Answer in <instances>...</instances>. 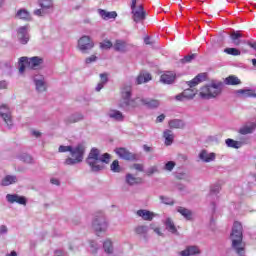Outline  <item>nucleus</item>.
I'll return each mask as SVG.
<instances>
[{"label": "nucleus", "instance_id": "nucleus-25", "mask_svg": "<svg viewBox=\"0 0 256 256\" xmlns=\"http://www.w3.org/2000/svg\"><path fill=\"white\" fill-rule=\"evenodd\" d=\"M201 253V250H199V247L197 246H188L185 250L180 252L181 256H192V255H199Z\"/></svg>", "mask_w": 256, "mask_h": 256}, {"label": "nucleus", "instance_id": "nucleus-7", "mask_svg": "<svg viewBox=\"0 0 256 256\" xmlns=\"http://www.w3.org/2000/svg\"><path fill=\"white\" fill-rule=\"evenodd\" d=\"M92 229L95 231L96 235H101V233H106L109 229V222L105 217V214L98 213L94 216L92 221Z\"/></svg>", "mask_w": 256, "mask_h": 256}, {"label": "nucleus", "instance_id": "nucleus-64", "mask_svg": "<svg viewBox=\"0 0 256 256\" xmlns=\"http://www.w3.org/2000/svg\"><path fill=\"white\" fill-rule=\"evenodd\" d=\"M65 253L62 250H56L55 251V256H63Z\"/></svg>", "mask_w": 256, "mask_h": 256}, {"label": "nucleus", "instance_id": "nucleus-10", "mask_svg": "<svg viewBox=\"0 0 256 256\" xmlns=\"http://www.w3.org/2000/svg\"><path fill=\"white\" fill-rule=\"evenodd\" d=\"M197 95V90L192 88L185 89L181 94L175 96L176 101H189Z\"/></svg>", "mask_w": 256, "mask_h": 256}, {"label": "nucleus", "instance_id": "nucleus-16", "mask_svg": "<svg viewBox=\"0 0 256 256\" xmlns=\"http://www.w3.org/2000/svg\"><path fill=\"white\" fill-rule=\"evenodd\" d=\"M115 153L120 159H124L125 161H133L135 159V156L125 148H117Z\"/></svg>", "mask_w": 256, "mask_h": 256}, {"label": "nucleus", "instance_id": "nucleus-47", "mask_svg": "<svg viewBox=\"0 0 256 256\" xmlns=\"http://www.w3.org/2000/svg\"><path fill=\"white\" fill-rule=\"evenodd\" d=\"M19 159L24 163H33V158L29 154H22L19 156Z\"/></svg>", "mask_w": 256, "mask_h": 256}, {"label": "nucleus", "instance_id": "nucleus-2", "mask_svg": "<svg viewBox=\"0 0 256 256\" xmlns=\"http://www.w3.org/2000/svg\"><path fill=\"white\" fill-rule=\"evenodd\" d=\"M230 239L232 240V248L234 251H236L237 255L245 256V244H243V226L240 222H234Z\"/></svg>", "mask_w": 256, "mask_h": 256}, {"label": "nucleus", "instance_id": "nucleus-54", "mask_svg": "<svg viewBox=\"0 0 256 256\" xmlns=\"http://www.w3.org/2000/svg\"><path fill=\"white\" fill-rule=\"evenodd\" d=\"M107 81H109L107 74H105V73L100 74V83H104V85H105V83H107Z\"/></svg>", "mask_w": 256, "mask_h": 256}, {"label": "nucleus", "instance_id": "nucleus-28", "mask_svg": "<svg viewBox=\"0 0 256 256\" xmlns=\"http://www.w3.org/2000/svg\"><path fill=\"white\" fill-rule=\"evenodd\" d=\"M151 79V74L147 72H141L136 78V85H143V83H149Z\"/></svg>", "mask_w": 256, "mask_h": 256}, {"label": "nucleus", "instance_id": "nucleus-61", "mask_svg": "<svg viewBox=\"0 0 256 256\" xmlns=\"http://www.w3.org/2000/svg\"><path fill=\"white\" fill-rule=\"evenodd\" d=\"M105 87V84L103 82H99L96 86V91H101Z\"/></svg>", "mask_w": 256, "mask_h": 256}, {"label": "nucleus", "instance_id": "nucleus-20", "mask_svg": "<svg viewBox=\"0 0 256 256\" xmlns=\"http://www.w3.org/2000/svg\"><path fill=\"white\" fill-rule=\"evenodd\" d=\"M136 215L138 217H141L144 221H153V219H155V217H157V214L149 211V210H145V209H140L136 212Z\"/></svg>", "mask_w": 256, "mask_h": 256}, {"label": "nucleus", "instance_id": "nucleus-41", "mask_svg": "<svg viewBox=\"0 0 256 256\" xmlns=\"http://www.w3.org/2000/svg\"><path fill=\"white\" fill-rule=\"evenodd\" d=\"M135 233L137 235H147L149 233V227L145 225H140L135 228Z\"/></svg>", "mask_w": 256, "mask_h": 256}, {"label": "nucleus", "instance_id": "nucleus-43", "mask_svg": "<svg viewBox=\"0 0 256 256\" xmlns=\"http://www.w3.org/2000/svg\"><path fill=\"white\" fill-rule=\"evenodd\" d=\"M39 5L42 9H51L53 7V0H39Z\"/></svg>", "mask_w": 256, "mask_h": 256}, {"label": "nucleus", "instance_id": "nucleus-26", "mask_svg": "<svg viewBox=\"0 0 256 256\" xmlns=\"http://www.w3.org/2000/svg\"><path fill=\"white\" fill-rule=\"evenodd\" d=\"M161 83H164L165 85H171L175 81V73L173 72H166L161 75L160 77Z\"/></svg>", "mask_w": 256, "mask_h": 256}, {"label": "nucleus", "instance_id": "nucleus-15", "mask_svg": "<svg viewBox=\"0 0 256 256\" xmlns=\"http://www.w3.org/2000/svg\"><path fill=\"white\" fill-rule=\"evenodd\" d=\"M6 200L8 203H18V205H27V199L17 194H7Z\"/></svg>", "mask_w": 256, "mask_h": 256}, {"label": "nucleus", "instance_id": "nucleus-58", "mask_svg": "<svg viewBox=\"0 0 256 256\" xmlns=\"http://www.w3.org/2000/svg\"><path fill=\"white\" fill-rule=\"evenodd\" d=\"M5 233H7V226H0V235H5Z\"/></svg>", "mask_w": 256, "mask_h": 256}, {"label": "nucleus", "instance_id": "nucleus-50", "mask_svg": "<svg viewBox=\"0 0 256 256\" xmlns=\"http://www.w3.org/2000/svg\"><path fill=\"white\" fill-rule=\"evenodd\" d=\"M72 147L73 146H63V145H61L58 148V153H67V152L71 153Z\"/></svg>", "mask_w": 256, "mask_h": 256}, {"label": "nucleus", "instance_id": "nucleus-8", "mask_svg": "<svg viewBox=\"0 0 256 256\" xmlns=\"http://www.w3.org/2000/svg\"><path fill=\"white\" fill-rule=\"evenodd\" d=\"M93 47H95V42L89 36H82L78 40V49L81 53H89Z\"/></svg>", "mask_w": 256, "mask_h": 256}, {"label": "nucleus", "instance_id": "nucleus-14", "mask_svg": "<svg viewBox=\"0 0 256 256\" xmlns=\"http://www.w3.org/2000/svg\"><path fill=\"white\" fill-rule=\"evenodd\" d=\"M133 20L135 23H140L145 19V10H143V5H139L137 8L132 9Z\"/></svg>", "mask_w": 256, "mask_h": 256}, {"label": "nucleus", "instance_id": "nucleus-32", "mask_svg": "<svg viewBox=\"0 0 256 256\" xmlns=\"http://www.w3.org/2000/svg\"><path fill=\"white\" fill-rule=\"evenodd\" d=\"M221 191V185L220 184H214L210 188V193L207 196L208 201H211L213 197H217L219 195V192Z\"/></svg>", "mask_w": 256, "mask_h": 256}, {"label": "nucleus", "instance_id": "nucleus-12", "mask_svg": "<svg viewBox=\"0 0 256 256\" xmlns=\"http://www.w3.org/2000/svg\"><path fill=\"white\" fill-rule=\"evenodd\" d=\"M17 37L22 45H27V43H29V32L27 26H22L18 28Z\"/></svg>", "mask_w": 256, "mask_h": 256}, {"label": "nucleus", "instance_id": "nucleus-33", "mask_svg": "<svg viewBox=\"0 0 256 256\" xmlns=\"http://www.w3.org/2000/svg\"><path fill=\"white\" fill-rule=\"evenodd\" d=\"M225 143L227 147H230L231 149H241V147H243V142L236 141L231 138L226 139Z\"/></svg>", "mask_w": 256, "mask_h": 256}, {"label": "nucleus", "instance_id": "nucleus-49", "mask_svg": "<svg viewBox=\"0 0 256 256\" xmlns=\"http://www.w3.org/2000/svg\"><path fill=\"white\" fill-rule=\"evenodd\" d=\"M173 169H175V162L174 161H168L164 166L165 171H173Z\"/></svg>", "mask_w": 256, "mask_h": 256}, {"label": "nucleus", "instance_id": "nucleus-22", "mask_svg": "<svg viewBox=\"0 0 256 256\" xmlns=\"http://www.w3.org/2000/svg\"><path fill=\"white\" fill-rule=\"evenodd\" d=\"M129 47H131V45L124 40H116L113 45L115 51H118L119 53H127V51H129Z\"/></svg>", "mask_w": 256, "mask_h": 256}, {"label": "nucleus", "instance_id": "nucleus-11", "mask_svg": "<svg viewBox=\"0 0 256 256\" xmlns=\"http://www.w3.org/2000/svg\"><path fill=\"white\" fill-rule=\"evenodd\" d=\"M34 83L36 91H38V93H43L44 91H47V82H45V77L43 75L34 76Z\"/></svg>", "mask_w": 256, "mask_h": 256}, {"label": "nucleus", "instance_id": "nucleus-56", "mask_svg": "<svg viewBox=\"0 0 256 256\" xmlns=\"http://www.w3.org/2000/svg\"><path fill=\"white\" fill-rule=\"evenodd\" d=\"M154 233H156V235L159 237H163V232H161V228L159 226L154 229Z\"/></svg>", "mask_w": 256, "mask_h": 256}, {"label": "nucleus", "instance_id": "nucleus-59", "mask_svg": "<svg viewBox=\"0 0 256 256\" xmlns=\"http://www.w3.org/2000/svg\"><path fill=\"white\" fill-rule=\"evenodd\" d=\"M50 183H52V185H57V186L61 185V183L59 182V179L57 178H52L50 180Z\"/></svg>", "mask_w": 256, "mask_h": 256}, {"label": "nucleus", "instance_id": "nucleus-6", "mask_svg": "<svg viewBox=\"0 0 256 256\" xmlns=\"http://www.w3.org/2000/svg\"><path fill=\"white\" fill-rule=\"evenodd\" d=\"M25 65H27L30 69H37L40 65H43V58L39 56L34 57H21L19 59V73L23 75L25 73Z\"/></svg>", "mask_w": 256, "mask_h": 256}, {"label": "nucleus", "instance_id": "nucleus-38", "mask_svg": "<svg viewBox=\"0 0 256 256\" xmlns=\"http://www.w3.org/2000/svg\"><path fill=\"white\" fill-rule=\"evenodd\" d=\"M103 249L105 251V253H107L108 255H111L113 253V241H111V239H106L103 243Z\"/></svg>", "mask_w": 256, "mask_h": 256}, {"label": "nucleus", "instance_id": "nucleus-45", "mask_svg": "<svg viewBox=\"0 0 256 256\" xmlns=\"http://www.w3.org/2000/svg\"><path fill=\"white\" fill-rule=\"evenodd\" d=\"M160 200L164 205H175V201L173 198H169L167 196H160Z\"/></svg>", "mask_w": 256, "mask_h": 256}, {"label": "nucleus", "instance_id": "nucleus-19", "mask_svg": "<svg viewBox=\"0 0 256 256\" xmlns=\"http://www.w3.org/2000/svg\"><path fill=\"white\" fill-rule=\"evenodd\" d=\"M255 129H256V123L248 122L239 128L238 133H240V135H251V133H253Z\"/></svg>", "mask_w": 256, "mask_h": 256}, {"label": "nucleus", "instance_id": "nucleus-23", "mask_svg": "<svg viewBox=\"0 0 256 256\" xmlns=\"http://www.w3.org/2000/svg\"><path fill=\"white\" fill-rule=\"evenodd\" d=\"M205 79H207V75L205 73H200L194 79H192L186 83L190 89H193V87H197V85H199V83H203V81H205Z\"/></svg>", "mask_w": 256, "mask_h": 256}, {"label": "nucleus", "instance_id": "nucleus-40", "mask_svg": "<svg viewBox=\"0 0 256 256\" xmlns=\"http://www.w3.org/2000/svg\"><path fill=\"white\" fill-rule=\"evenodd\" d=\"M226 85H241V80L237 76H229L225 79Z\"/></svg>", "mask_w": 256, "mask_h": 256}, {"label": "nucleus", "instance_id": "nucleus-18", "mask_svg": "<svg viewBox=\"0 0 256 256\" xmlns=\"http://www.w3.org/2000/svg\"><path fill=\"white\" fill-rule=\"evenodd\" d=\"M199 159L204 163H211V161H215L217 159V154L214 152H208L207 150H202L199 153Z\"/></svg>", "mask_w": 256, "mask_h": 256}, {"label": "nucleus", "instance_id": "nucleus-36", "mask_svg": "<svg viewBox=\"0 0 256 256\" xmlns=\"http://www.w3.org/2000/svg\"><path fill=\"white\" fill-rule=\"evenodd\" d=\"M177 211L178 213H180V215H183L187 221H191V219H193V213L191 212V210L179 206L177 208Z\"/></svg>", "mask_w": 256, "mask_h": 256}, {"label": "nucleus", "instance_id": "nucleus-29", "mask_svg": "<svg viewBox=\"0 0 256 256\" xmlns=\"http://www.w3.org/2000/svg\"><path fill=\"white\" fill-rule=\"evenodd\" d=\"M170 129H184L185 122L181 119H173L168 122Z\"/></svg>", "mask_w": 256, "mask_h": 256}, {"label": "nucleus", "instance_id": "nucleus-60", "mask_svg": "<svg viewBox=\"0 0 256 256\" xmlns=\"http://www.w3.org/2000/svg\"><path fill=\"white\" fill-rule=\"evenodd\" d=\"M157 123H163V121H165V116L164 114H161L157 117L156 119Z\"/></svg>", "mask_w": 256, "mask_h": 256}, {"label": "nucleus", "instance_id": "nucleus-39", "mask_svg": "<svg viewBox=\"0 0 256 256\" xmlns=\"http://www.w3.org/2000/svg\"><path fill=\"white\" fill-rule=\"evenodd\" d=\"M66 121L68 123H79V121H83V114L81 113H75V114H72L70 115Z\"/></svg>", "mask_w": 256, "mask_h": 256}, {"label": "nucleus", "instance_id": "nucleus-34", "mask_svg": "<svg viewBox=\"0 0 256 256\" xmlns=\"http://www.w3.org/2000/svg\"><path fill=\"white\" fill-rule=\"evenodd\" d=\"M163 137L165 139V145L169 146L173 144V141L175 139V135L173 134V131L171 130L164 131Z\"/></svg>", "mask_w": 256, "mask_h": 256}, {"label": "nucleus", "instance_id": "nucleus-42", "mask_svg": "<svg viewBox=\"0 0 256 256\" xmlns=\"http://www.w3.org/2000/svg\"><path fill=\"white\" fill-rule=\"evenodd\" d=\"M224 53H226L227 55H232L233 57H238L239 55H241V50L237 48H225Z\"/></svg>", "mask_w": 256, "mask_h": 256}, {"label": "nucleus", "instance_id": "nucleus-3", "mask_svg": "<svg viewBox=\"0 0 256 256\" xmlns=\"http://www.w3.org/2000/svg\"><path fill=\"white\" fill-rule=\"evenodd\" d=\"M223 92V83L221 82H212L206 86L200 88L199 95L201 99H217L219 95Z\"/></svg>", "mask_w": 256, "mask_h": 256}, {"label": "nucleus", "instance_id": "nucleus-17", "mask_svg": "<svg viewBox=\"0 0 256 256\" xmlns=\"http://www.w3.org/2000/svg\"><path fill=\"white\" fill-rule=\"evenodd\" d=\"M107 117H109V119H112V121H125V115H123V112L116 109H110L107 112Z\"/></svg>", "mask_w": 256, "mask_h": 256}, {"label": "nucleus", "instance_id": "nucleus-63", "mask_svg": "<svg viewBox=\"0 0 256 256\" xmlns=\"http://www.w3.org/2000/svg\"><path fill=\"white\" fill-rule=\"evenodd\" d=\"M0 89H7V81L0 82Z\"/></svg>", "mask_w": 256, "mask_h": 256}, {"label": "nucleus", "instance_id": "nucleus-31", "mask_svg": "<svg viewBox=\"0 0 256 256\" xmlns=\"http://www.w3.org/2000/svg\"><path fill=\"white\" fill-rule=\"evenodd\" d=\"M241 37H243V34H241V32L239 31H233L230 34V39L233 45H235L236 47H239V45H241Z\"/></svg>", "mask_w": 256, "mask_h": 256}, {"label": "nucleus", "instance_id": "nucleus-1", "mask_svg": "<svg viewBox=\"0 0 256 256\" xmlns=\"http://www.w3.org/2000/svg\"><path fill=\"white\" fill-rule=\"evenodd\" d=\"M109 161H111V155H109V153L101 155L97 148H92L86 159V163L93 173L103 171V169H105L104 163L108 164Z\"/></svg>", "mask_w": 256, "mask_h": 256}, {"label": "nucleus", "instance_id": "nucleus-30", "mask_svg": "<svg viewBox=\"0 0 256 256\" xmlns=\"http://www.w3.org/2000/svg\"><path fill=\"white\" fill-rule=\"evenodd\" d=\"M98 13L105 21H109V19H115L117 17V12L115 11L107 12L106 10L99 9Z\"/></svg>", "mask_w": 256, "mask_h": 256}, {"label": "nucleus", "instance_id": "nucleus-51", "mask_svg": "<svg viewBox=\"0 0 256 256\" xmlns=\"http://www.w3.org/2000/svg\"><path fill=\"white\" fill-rule=\"evenodd\" d=\"M90 249H91V253H94V254L97 253V250L99 249V245L97 244V242L91 241Z\"/></svg>", "mask_w": 256, "mask_h": 256}, {"label": "nucleus", "instance_id": "nucleus-52", "mask_svg": "<svg viewBox=\"0 0 256 256\" xmlns=\"http://www.w3.org/2000/svg\"><path fill=\"white\" fill-rule=\"evenodd\" d=\"M97 61V56L91 55L85 59L86 65H91V63H95Z\"/></svg>", "mask_w": 256, "mask_h": 256}, {"label": "nucleus", "instance_id": "nucleus-44", "mask_svg": "<svg viewBox=\"0 0 256 256\" xmlns=\"http://www.w3.org/2000/svg\"><path fill=\"white\" fill-rule=\"evenodd\" d=\"M110 169L111 171H113V173H121V166L119 165V160H114L110 165Z\"/></svg>", "mask_w": 256, "mask_h": 256}, {"label": "nucleus", "instance_id": "nucleus-37", "mask_svg": "<svg viewBox=\"0 0 256 256\" xmlns=\"http://www.w3.org/2000/svg\"><path fill=\"white\" fill-rule=\"evenodd\" d=\"M126 183L128 185H138V183H141V178L133 176V174H126Z\"/></svg>", "mask_w": 256, "mask_h": 256}, {"label": "nucleus", "instance_id": "nucleus-13", "mask_svg": "<svg viewBox=\"0 0 256 256\" xmlns=\"http://www.w3.org/2000/svg\"><path fill=\"white\" fill-rule=\"evenodd\" d=\"M141 105H146L149 109H155L159 107L160 102L159 100L150 99V98H139L138 100V107H141Z\"/></svg>", "mask_w": 256, "mask_h": 256}, {"label": "nucleus", "instance_id": "nucleus-46", "mask_svg": "<svg viewBox=\"0 0 256 256\" xmlns=\"http://www.w3.org/2000/svg\"><path fill=\"white\" fill-rule=\"evenodd\" d=\"M33 14L36 17H45V15L47 14V10L46 8L41 7L40 9L34 10Z\"/></svg>", "mask_w": 256, "mask_h": 256}, {"label": "nucleus", "instance_id": "nucleus-57", "mask_svg": "<svg viewBox=\"0 0 256 256\" xmlns=\"http://www.w3.org/2000/svg\"><path fill=\"white\" fill-rule=\"evenodd\" d=\"M133 167L136 169V171H143V164H134Z\"/></svg>", "mask_w": 256, "mask_h": 256}, {"label": "nucleus", "instance_id": "nucleus-53", "mask_svg": "<svg viewBox=\"0 0 256 256\" xmlns=\"http://www.w3.org/2000/svg\"><path fill=\"white\" fill-rule=\"evenodd\" d=\"M195 59V54H191L188 56H185L182 60L181 63H191V60Z\"/></svg>", "mask_w": 256, "mask_h": 256}, {"label": "nucleus", "instance_id": "nucleus-9", "mask_svg": "<svg viewBox=\"0 0 256 256\" xmlns=\"http://www.w3.org/2000/svg\"><path fill=\"white\" fill-rule=\"evenodd\" d=\"M0 117L3 119L6 127L13 128V116L11 115V109L7 105L0 106Z\"/></svg>", "mask_w": 256, "mask_h": 256}, {"label": "nucleus", "instance_id": "nucleus-5", "mask_svg": "<svg viewBox=\"0 0 256 256\" xmlns=\"http://www.w3.org/2000/svg\"><path fill=\"white\" fill-rule=\"evenodd\" d=\"M70 155L71 157H68L65 160V165H77L79 163H82L85 157V145L77 144L74 147L72 146V148L70 149Z\"/></svg>", "mask_w": 256, "mask_h": 256}, {"label": "nucleus", "instance_id": "nucleus-4", "mask_svg": "<svg viewBox=\"0 0 256 256\" xmlns=\"http://www.w3.org/2000/svg\"><path fill=\"white\" fill-rule=\"evenodd\" d=\"M133 91V88L131 85H124L122 87V99L123 101L120 103V107L122 109H125L126 111H129V109H135L136 107H139V97L135 99H131V93Z\"/></svg>", "mask_w": 256, "mask_h": 256}, {"label": "nucleus", "instance_id": "nucleus-21", "mask_svg": "<svg viewBox=\"0 0 256 256\" xmlns=\"http://www.w3.org/2000/svg\"><path fill=\"white\" fill-rule=\"evenodd\" d=\"M163 224L165 225L166 231L172 233V235H179V231L177 230V226H175V222H173V219L166 218L163 221Z\"/></svg>", "mask_w": 256, "mask_h": 256}, {"label": "nucleus", "instance_id": "nucleus-24", "mask_svg": "<svg viewBox=\"0 0 256 256\" xmlns=\"http://www.w3.org/2000/svg\"><path fill=\"white\" fill-rule=\"evenodd\" d=\"M235 95H237V97H242L243 99H247L249 97H256L255 91L251 89L236 90Z\"/></svg>", "mask_w": 256, "mask_h": 256}, {"label": "nucleus", "instance_id": "nucleus-62", "mask_svg": "<svg viewBox=\"0 0 256 256\" xmlns=\"http://www.w3.org/2000/svg\"><path fill=\"white\" fill-rule=\"evenodd\" d=\"M247 45H249V47H251L252 49H254V51H256V42H246Z\"/></svg>", "mask_w": 256, "mask_h": 256}, {"label": "nucleus", "instance_id": "nucleus-27", "mask_svg": "<svg viewBox=\"0 0 256 256\" xmlns=\"http://www.w3.org/2000/svg\"><path fill=\"white\" fill-rule=\"evenodd\" d=\"M17 181H18L17 176H15V175H6L1 180V185H2V187H9V185H15V183H17Z\"/></svg>", "mask_w": 256, "mask_h": 256}, {"label": "nucleus", "instance_id": "nucleus-35", "mask_svg": "<svg viewBox=\"0 0 256 256\" xmlns=\"http://www.w3.org/2000/svg\"><path fill=\"white\" fill-rule=\"evenodd\" d=\"M17 19H23L24 21L31 20V14L26 9H20L16 13Z\"/></svg>", "mask_w": 256, "mask_h": 256}, {"label": "nucleus", "instance_id": "nucleus-48", "mask_svg": "<svg viewBox=\"0 0 256 256\" xmlns=\"http://www.w3.org/2000/svg\"><path fill=\"white\" fill-rule=\"evenodd\" d=\"M111 47H113V43L109 40L100 43V49H111Z\"/></svg>", "mask_w": 256, "mask_h": 256}, {"label": "nucleus", "instance_id": "nucleus-55", "mask_svg": "<svg viewBox=\"0 0 256 256\" xmlns=\"http://www.w3.org/2000/svg\"><path fill=\"white\" fill-rule=\"evenodd\" d=\"M146 173H147V175H153V173H157V167L152 166V167L148 168Z\"/></svg>", "mask_w": 256, "mask_h": 256}]
</instances>
